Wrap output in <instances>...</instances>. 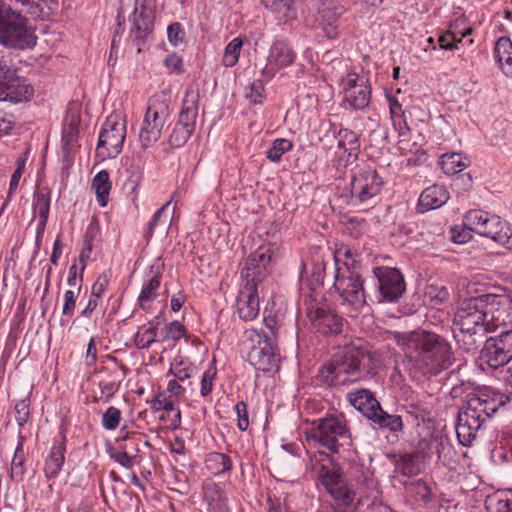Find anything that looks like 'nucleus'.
Returning <instances> with one entry per match:
<instances>
[{
    "label": "nucleus",
    "mask_w": 512,
    "mask_h": 512,
    "mask_svg": "<svg viewBox=\"0 0 512 512\" xmlns=\"http://www.w3.org/2000/svg\"><path fill=\"white\" fill-rule=\"evenodd\" d=\"M159 285L160 281L158 276H153L149 280L148 284L143 288L139 295V302L142 307L144 306V302L150 301L154 298L155 292L158 289Z\"/></svg>",
    "instance_id": "obj_52"
},
{
    "label": "nucleus",
    "mask_w": 512,
    "mask_h": 512,
    "mask_svg": "<svg viewBox=\"0 0 512 512\" xmlns=\"http://www.w3.org/2000/svg\"><path fill=\"white\" fill-rule=\"evenodd\" d=\"M261 2L284 24L295 20L297 17L293 0H261Z\"/></svg>",
    "instance_id": "obj_24"
},
{
    "label": "nucleus",
    "mask_w": 512,
    "mask_h": 512,
    "mask_svg": "<svg viewBox=\"0 0 512 512\" xmlns=\"http://www.w3.org/2000/svg\"><path fill=\"white\" fill-rule=\"evenodd\" d=\"M378 280V288L383 300H398L405 291V283L401 273L395 268L377 267L373 270Z\"/></svg>",
    "instance_id": "obj_16"
},
{
    "label": "nucleus",
    "mask_w": 512,
    "mask_h": 512,
    "mask_svg": "<svg viewBox=\"0 0 512 512\" xmlns=\"http://www.w3.org/2000/svg\"><path fill=\"white\" fill-rule=\"evenodd\" d=\"M307 317L318 332L324 335H334L341 332L342 319L335 313L324 308H307Z\"/></svg>",
    "instance_id": "obj_17"
},
{
    "label": "nucleus",
    "mask_w": 512,
    "mask_h": 512,
    "mask_svg": "<svg viewBox=\"0 0 512 512\" xmlns=\"http://www.w3.org/2000/svg\"><path fill=\"white\" fill-rule=\"evenodd\" d=\"M494 56L498 64H512V41L507 37L499 38L494 47Z\"/></svg>",
    "instance_id": "obj_36"
},
{
    "label": "nucleus",
    "mask_w": 512,
    "mask_h": 512,
    "mask_svg": "<svg viewBox=\"0 0 512 512\" xmlns=\"http://www.w3.org/2000/svg\"><path fill=\"white\" fill-rule=\"evenodd\" d=\"M50 198L49 193L44 189L35 193L33 210L39 214L38 230L43 231L49 214Z\"/></svg>",
    "instance_id": "obj_33"
},
{
    "label": "nucleus",
    "mask_w": 512,
    "mask_h": 512,
    "mask_svg": "<svg viewBox=\"0 0 512 512\" xmlns=\"http://www.w3.org/2000/svg\"><path fill=\"white\" fill-rule=\"evenodd\" d=\"M32 95V87L17 75L13 66H0V100L21 102Z\"/></svg>",
    "instance_id": "obj_14"
},
{
    "label": "nucleus",
    "mask_w": 512,
    "mask_h": 512,
    "mask_svg": "<svg viewBox=\"0 0 512 512\" xmlns=\"http://www.w3.org/2000/svg\"><path fill=\"white\" fill-rule=\"evenodd\" d=\"M64 448L53 447L50 456L46 461L45 473L48 478L55 477L64 463Z\"/></svg>",
    "instance_id": "obj_37"
},
{
    "label": "nucleus",
    "mask_w": 512,
    "mask_h": 512,
    "mask_svg": "<svg viewBox=\"0 0 512 512\" xmlns=\"http://www.w3.org/2000/svg\"><path fill=\"white\" fill-rule=\"evenodd\" d=\"M322 28L328 39H335L339 35V24L322 23Z\"/></svg>",
    "instance_id": "obj_64"
},
{
    "label": "nucleus",
    "mask_w": 512,
    "mask_h": 512,
    "mask_svg": "<svg viewBox=\"0 0 512 512\" xmlns=\"http://www.w3.org/2000/svg\"><path fill=\"white\" fill-rule=\"evenodd\" d=\"M243 42L240 38H234L225 48L224 60L229 64H236Z\"/></svg>",
    "instance_id": "obj_51"
},
{
    "label": "nucleus",
    "mask_w": 512,
    "mask_h": 512,
    "mask_svg": "<svg viewBox=\"0 0 512 512\" xmlns=\"http://www.w3.org/2000/svg\"><path fill=\"white\" fill-rule=\"evenodd\" d=\"M501 349L512 359V330L501 333L498 337L494 338Z\"/></svg>",
    "instance_id": "obj_57"
},
{
    "label": "nucleus",
    "mask_w": 512,
    "mask_h": 512,
    "mask_svg": "<svg viewBox=\"0 0 512 512\" xmlns=\"http://www.w3.org/2000/svg\"><path fill=\"white\" fill-rule=\"evenodd\" d=\"M153 30V16L151 8L148 6H137L133 14V25L130 31L132 41L138 47V52L141 51V44L152 33Z\"/></svg>",
    "instance_id": "obj_19"
},
{
    "label": "nucleus",
    "mask_w": 512,
    "mask_h": 512,
    "mask_svg": "<svg viewBox=\"0 0 512 512\" xmlns=\"http://www.w3.org/2000/svg\"><path fill=\"white\" fill-rule=\"evenodd\" d=\"M266 330L261 332L251 329L246 331L249 346L248 361L255 369L263 372H275L279 368L280 356L275 344L277 321L274 317L264 318Z\"/></svg>",
    "instance_id": "obj_5"
},
{
    "label": "nucleus",
    "mask_w": 512,
    "mask_h": 512,
    "mask_svg": "<svg viewBox=\"0 0 512 512\" xmlns=\"http://www.w3.org/2000/svg\"><path fill=\"white\" fill-rule=\"evenodd\" d=\"M108 285L106 277H99L92 287V297L99 298Z\"/></svg>",
    "instance_id": "obj_62"
},
{
    "label": "nucleus",
    "mask_w": 512,
    "mask_h": 512,
    "mask_svg": "<svg viewBox=\"0 0 512 512\" xmlns=\"http://www.w3.org/2000/svg\"><path fill=\"white\" fill-rule=\"evenodd\" d=\"M380 366L379 357L362 347L347 346L335 355L327 371L331 382L345 384L373 377Z\"/></svg>",
    "instance_id": "obj_4"
},
{
    "label": "nucleus",
    "mask_w": 512,
    "mask_h": 512,
    "mask_svg": "<svg viewBox=\"0 0 512 512\" xmlns=\"http://www.w3.org/2000/svg\"><path fill=\"white\" fill-rule=\"evenodd\" d=\"M393 338L423 373L438 374L452 365L450 345L435 333L425 330L395 332Z\"/></svg>",
    "instance_id": "obj_1"
},
{
    "label": "nucleus",
    "mask_w": 512,
    "mask_h": 512,
    "mask_svg": "<svg viewBox=\"0 0 512 512\" xmlns=\"http://www.w3.org/2000/svg\"><path fill=\"white\" fill-rule=\"evenodd\" d=\"M481 358L491 368H498L511 360L494 338H489L485 341L484 347L481 350Z\"/></svg>",
    "instance_id": "obj_25"
},
{
    "label": "nucleus",
    "mask_w": 512,
    "mask_h": 512,
    "mask_svg": "<svg viewBox=\"0 0 512 512\" xmlns=\"http://www.w3.org/2000/svg\"><path fill=\"white\" fill-rule=\"evenodd\" d=\"M76 305V298L74 291L68 290L64 294V305L62 313L65 316H72Z\"/></svg>",
    "instance_id": "obj_59"
},
{
    "label": "nucleus",
    "mask_w": 512,
    "mask_h": 512,
    "mask_svg": "<svg viewBox=\"0 0 512 512\" xmlns=\"http://www.w3.org/2000/svg\"><path fill=\"white\" fill-rule=\"evenodd\" d=\"M204 497L209 506V512H229L225 499L214 483L204 486Z\"/></svg>",
    "instance_id": "obj_32"
},
{
    "label": "nucleus",
    "mask_w": 512,
    "mask_h": 512,
    "mask_svg": "<svg viewBox=\"0 0 512 512\" xmlns=\"http://www.w3.org/2000/svg\"><path fill=\"white\" fill-rule=\"evenodd\" d=\"M383 182L370 168L358 169L351 180V197L355 204L370 205L379 194Z\"/></svg>",
    "instance_id": "obj_12"
},
{
    "label": "nucleus",
    "mask_w": 512,
    "mask_h": 512,
    "mask_svg": "<svg viewBox=\"0 0 512 512\" xmlns=\"http://www.w3.org/2000/svg\"><path fill=\"white\" fill-rule=\"evenodd\" d=\"M367 82L368 81L366 79L359 77V75L354 72L348 73L341 82L344 96L346 95L347 91L353 90L356 87H360L361 84H366Z\"/></svg>",
    "instance_id": "obj_55"
},
{
    "label": "nucleus",
    "mask_w": 512,
    "mask_h": 512,
    "mask_svg": "<svg viewBox=\"0 0 512 512\" xmlns=\"http://www.w3.org/2000/svg\"><path fill=\"white\" fill-rule=\"evenodd\" d=\"M338 146L348 153L349 157H357L360 144L355 132L349 129H340L338 132Z\"/></svg>",
    "instance_id": "obj_34"
},
{
    "label": "nucleus",
    "mask_w": 512,
    "mask_h": 512,
    "mask_svg": "<svg viewBox=\"0 0 512 512\" xmlns=\"http://www.w3.org/2000/svg\"><path fill=\"white\" fill-rule=\"evenodd\" d=\"M174 208L171 207V203L166 202L153 216L151 223L149 224L148 234L152 235L156 230L160 233H166L172 221V213Z\"/></svg>",
    "instance_id": "obj_27"
},
{
    "label": "nucleus",
    "mask_w": 512,
    "mask_h": 512,
    "mask_svg": "<svg viewBox=\"0 0 512 512\" xmlns=\"http://www.w3.org/2000/svg\"><path fill=\"white\" fill-rule=\"evenodd\" d=\"M471 231L467 226H465L461 232L456 233L454 230L452 231V240L455 243H466L471 238Z\"/></svg>",
    "instance_id": "obj_63"
},
{
    "label": "nucleus",
    "mask_w": 512,
    "mask_h": 512,
    "mask_svg": "<svg viewBox=\"0 0 512 512\" xmlns=\"http://www.w3.org/2000/svg\"><path fill=\"white\" fill-rule=\"evenodd\" d=\"M448 199V191L443 186L433 185L421 193L418 206L424 212L441 207Z\"/></svg>",
    "instance_id": "obj_23"
},
{
    "label": "nucleus",
    "mask_w": 512,
    "mask_h": 512,
    "mask_svg": "<svg viewBox=\"0 0 512 512\" xmlns=\"http://www.w3.org/2000/svg\"><path fill=\"white\" fill-rule=\"evenodd\" d=\"M325 461H328V455L324 452H319L318 455L311 458L312 469L316 471L318 477L321 478L322 484L334 499L348 504L352 500L350 491L338 481L337 477L330 475L329 469L323 463Z\"/></svg>",
    "instance_id": "obj_15"
},
{
    "label": "nucleus",
    "mask_w": 512,
    "mask_h": 512,
    "mask_svg": "<svg viewBox=\"0 0 512 512\" xmlns=\"http://www.w3.org/2000/svg\"><path fill=\"white\" fill-rule=\"evenodd\" d=\"M434 449L438 458L442 461H446L451 453V446L448 440L443 437H434Z\"/></svg>",
    "instance_id": "obj_56"
},
{
    "label": "nucleus",
    "mask_w": 512,
    "mask_h": 512,
    "mask_svg": "<svg viewBox=\"0 0 512 512\" xmlns=\"http://www.w3.org/2000/svg\"><path fill=\"white\" fill-rule=\"evenodd\" d=\"M214 362L215 359L213 358L209 362L208 368L203 373L200 389V393L202 396H207L212 390V381L215 379L217 373L216 367L214 366Z\"/></svg>",
    "instance_id": "obj_47"
},
{
    "label": "nucleus",
    "mask_w": 512,
    "mask_h": 512,
    "mask_svg": "<svg viewBox=\"0 0 512 512\" xmlns=\"http://www.w3.org/2000/svg\"><path fill=\"white\" fill-rule=\"evenodd\" d=\"M488 216V213L481 210H471L465 215L464 226L479 234Z\"/></svg>",
    "instance_id": "obj_42"
},
{
    "label": "nucleus",
    "mask_w": 512,
    "mask_h": 512,
    "mask_svg": "<svg viewBox=\"0 0 512 512\" xmlns=\"http://www.w3.org/2000/svg\"><path fill=\"white\" fill-rule=\"evenodd\" d=\"M184 326L181 325L179 322L174 321L169 324L167 328V338H171L173 340H179L181 337L184 336Z\"/></svg>",
    "instance_id": "obj_61"
},
{
    "label": "nucleus",
    "mask_w": 512,
    "mask_h": 512,
    "mask_svg": "<svg viewBox=\"0 0 512 512\" xmlns=\"http://www.w3.org/2000/svg\"><path fill=\"white\" fill-rule=\"evenodd\" d=\"M512 250V226L499 216L489 215L479 233Z\"/></svg>",
    "instance_id": "obj_18"
},
{
    "label": "nucleus",
    "mask_w": 512,
    "mask_h": 512,
    "mask_svg": "<svg viewBox=\"0 0 512 512\" xmlns=\"http://www.w3.org/2000/svg\"><path fill=\"white\" fill-rule=\"evenodd\" d=\"M235 410L238 416V428L241 431H245L249 426L247 406L244 402H238Z\"/></svg>",
    "instance_id": "obj_58"
},
{
    "label": "nucleus",
    "mask_w": 512,
    "mask_h": 512,
    "mask_svg": "<svg viewBox=\"0 0 512 512\" xmlns=\"http://www.w3.org/2000/svg\"><path fill=\"white\" fill-rule=\"evenodd\" d=\"M351 405L359 410L369 420L375 417L377 411L380 410V404L375 399L373 394L367 389H360L354 392H350L347 395Z\"/></svg>",
    "instance_id": "obj_22"
},
{
    "label": "nucleus",
    "mask_w": 512,
    "mask_h": 512,
    "mask_svg": "<svg viewBox=\"0 0 512 512\" xmlns=\"http://www.w3.org/2000/svg\"><path fill=\"white\" fill-rule=\"evenodd\" d=\"M274 252L275 246L266 244L251 253L241 269V285L259 289L269 275V265L273 260Z\"/></svg>",
    "instance_id": "obj_9"
},
{
    "label": "nucleus",
    "mask_w": 512,
    "mask_h": 512,
    "mask_svg": "<svg viewBox=\"0 0 512 512\" xmlns=\"http://www.w3.org/2000/svg\"><path fill=\"white\" fill-rule=\"evenodd\" d=\"M121 420V412L116 407H109L102 417V425L107 430H114L118 427Z\"/></svg>",
    "instance_id": "obj_48"
},
{
    "label": "nucleus",
    "mask_w": 512,
    "mask_h": 512,
    "mask_svg": "<svg viewBox=\"0 0 512 512\" xmlns=\"http://www.w3.org/2000/svg\"><path fill=\"white\" fill-rule=\"evenodd\" d=\"M481 297L488 324L487 333L512 323V299L509 296L484 294Z\"/></svg>",
    "instance_id": "obj_13"
},
{
    "label": "nucleus",
    "mask_w": 512,
    "mask_h": 512,
    "mask_svg": "<svg viewBox=\"0 0 512 512\" xmlns=\"http://www.w3.org/2000/svg\"><path fill=\"white\" fill-rule=\"evenodd\" d=\"M23 464H24V451L22 443L19 442L16 451L14 453L11 463V476L12 478L20 479L23 475Z\"/></svg>",
    "instance_id": "obj_49"
},
{
    "label": "nucleus",
    "mask_w": 512,
    "mask_h": 512,
    "mask_svg": "<svg viewBox=\"0 0 512 512\" xmlns=\"http://www.w3.org/2000/svg\"><path fill=\"white\" fill-rule=\"evenodd\" d=\"M126 137V126L119 115H110L103 124L99 136L97 153L102 158H115L122 151Z\"/></svg>",
    "instance_id": "obj_11"
},
{
    "label": "nucleus",
    "mask_w": 512,
    "mask_h": 512,
    "mask_svg": "<svg viewBox=\"0 0 512 512\" xmlns=\"http://www.w3.org/2000/svg\"><path fill=\"white\" fill-rule=\"evenodd\" d=\"M440 164L445 174L454 175L462 172L469 165V160L460 153H446L442 155Z\"/></svg>",
    "instance_id": "obj_30"
},
{
    "label": "nucleus",
    "mask_w": 512,
    "mask_h": 512,
    "mask_svg": "<svg viewBox=\"0 0 512 512\" xmlns=\"http://www.w3.org/2000/svg\"><path fill=\"white\" fill-rule=\"evenodd\" d=\"M454 337L466 352L477 350L487 335V322L480 296L460 302L454 316Z\"/></svg>",
    "instance_id": "obj_3"
},
{
    "label": "nucleus",
    "mask_w": 512,
    "mask_h": 512,
    "mask_svg": "<svg viewBox=\"0 0 512 512\" xmlns=\"http://www.w3.org/2000/svg\"><path fill=\"white\" fill-rule=\"evenodd\" d=\"M167 35L169 42L174 46L185 44V31L182 25L178 22L172 23L167 28Z\"/></svg>",
    "instance_id": "obj_50"
},
{
    "label": "nucleus",
    "mask_w": 512,
    "mask_h": 512,
    "mask_svg": "<svg viewBox=\"0 0 512 512\" xmlns=\"http://www.w3.org/2000/svg\"><path fill=\"white\" fill-rule=\"evenodd\" d=\"M0 43L17 49L36 44V37L27 30L26 19L3 0H0Z\"/></svg>",
    "instance_id": "obj_7"
},
{
    "label": "nucleus",
    "mask_w": 512,
    "mask_h": 512,
    "mask_svg": "<svg viewBox=\"0 0 512 512\" xmlns=\"http://www.w3.org/2000/svg\"><path fill=\"white\" fill-rule=\"evenodd\" d=\"M344 12L345 8L342 5L328 2L323 5L319 13L322 23L338 24L339 18Z\"/></svg>",
    "instance_id": "obj_40"
},
{
    "label": "nucleus",
    "mask_w": 512,
    "mask_h": 512,
    "mask_svg": "<svg viewBox=\"0 0 512 512\" xmlns=\"http://www.w3.org/2000/svg\"><path fill=\"white\" fill-rule=\"evenodd\" d=\"M111 457L125 468H131L134 465L135 457L129 456L124 451L113 452Z\"/></svg>",
    "instance_id": "obj_60"
},
{
    "label": "nucleus",
    "mask_w": 512,
    "mask_h": 512,
    "mask_svg": "<svg viewBox=\"0 0 512 512\" xmlns=\"http://www.w3.org/2000/svg\"><path fill=\"white\" fill-rule=\"evenodd\" d=\"M168 114V104L164 99L155 96L150 100L139 133V141L143 148L150 147L160 139Z\"/></svg>",
    "instance_id": "obj_10"
},
{
    "label": "nucleus",
    "mask_w": 512,
    "mask_h": 512,
    "mask_svg": "<svg viewBox=\"0 0 512 512\" xmlns=\"http://www.w3.org/2000/svg\"><path fill=\"white\" fill-rule=\"evenodd\" d=\"M156 336H157V327L156 326H151L148 328L140 329L134 337L135 345L139 349L148 348L151 346L152 343H154L156 341Z\"/></svg>",
    "instance_id": "obj_43"
},
{
    "label": "nucleus",
    "mask_w": 512,
    "mask_h": 512,
    "mask_svg": "<svg viewBox=\"0 0 512 512\" xmlns=\"http://www.w3.org/2000/svg\"><path fill=\"white\" fill-rule=\"evenodd\" d=\"M245 98L248 99L252 104H261L264 95V85L262 80H256L250 84L245 91Z\"/></svg>",
    "instance_id": "obj_45"
},
{
    "label": "nucleus",
    "mask_w": 512,
    "mask_h": 512,
    "mask_svg": "<svg viewBox=\"0 0 512 512\" xmlns=\"http://www.w3.org/2000/svg\"><path fill=\"white\" fill-rule=\"evenodd\" d=\"M292 144L287 139H277L273 142L272 147L267 152V157L273 162L279 161L282 155L290 150Z\"/></svg>",
    "instance_id": "obj_46"
},
{
    "label": "nucleus",
    "mask_w": 512,
    "mask_h": 512,
    "mask_svg": "<svg viewBox=\"0 0 512 512\" xmlns=\"http://www.w3.org/2000/svg\"><path fill=\"white\" fill-rule=\"evenodd\" d=\"M425 297L436 304H440L448 300L449 291L445 286L431 284L425 290Z\"/></svg>",
    "instance_id": "obj_44"
},
{
    "label": "nucleus",
    "mask_w": 512,
    "mask_h": 512,
    "mask_svg": "<svg viewBox=\"0 0 512 512\" xmlns=\"http://www.w3.org/2000/svg\"><path fill=\"white\" fill-rule=\"evenodd\" d=\"M237 312L244 321H251L259 314L258 289L252 286L240 285L237 297Z\"/></svg>",
    "instance_id": "obj_20"
},
{
    "label": "nucleus",
    "mask_w": 512,
    "mask_h": 512,
    "mask_svg": "<svg viewBox=\"0 0 512 512\" xmlns=\"http://www.w3.org/2000/svg\"><path fill=\"white\" fill-rule=\"evenodd\" d=\"M509 399L500 393L468 395L464 407L458 414L456 433L459 442L464 446L470 445L483 423L500 407L506 405Z\"/></svg>",
    "instance_id": "obj_2"
},
{
    "label": "nucleus",
    "mask_w": 512,
    "mask_h": 512,
    "mask_svg": "<svg viewBox=\"0 0 512 512\" xmlns=\"http://www.w3.org/2000/svg\"><path fill=\"white\" fill-rule=\"evenodd\" d=\"M370 93V86L367 82L366 84H361L360 87L347 91L344 96V101L355 110L363 109L367 107L370 102Z\"/></svg>",
    "instance_id": "obj_28"
},
{
    "label": "nucleus",
    "mask_w": 512,
    "mask_h": 512,
    "mask_svg": "<svg viewBox=\"0 0 512 512\" xmlns=\"http://www.w3.org/2000/svg\"><path fill=\"white\" fill-rule=\"evenodd\" d=\"M333 286L342 300L341 304L349 308L353 315L358 314L366 307L363 279L349 267L336 268Z\"/></svg>",
    "instance_id": "obj_8"
},
{
    "label": "nucleus",
    "mask_w": 512,
    "mask_h": 512,
    "mask_svg": "<svg viewBox=\"0 0 512 512\" xmlns=\"http://www.w3.org/2000/svg\"><path fill=\"white\" fill-rule=\"evenodd\" d=\"M372 421L377 423L379 426L388 428L391 431H399L402 429L403 423L402 419L399 415H390L382 410L377 411L375 417H373Z\"/></svg>",
    "instance_id": "obj_38"
},
{
    "label": "nucleus",
    "mask_w": 512,
    "mask_h": 512,
    "mask_svg": "<svg viewBox=\"0 0 512 512\" xmlns=\"http://www.w3.org/2000/svg\"><path fill=\"white\" fill-rule=\"evenodd\" d=\"M15 418L20 426H23L29 418V398L26 397L17 402L14 407Z\"/></svg>",
    "instance_id": "obj_54"
},
{
    "label": "nucleus",
    "mask_w": 512,
    "mask_h": 512,
    "mask_svg": "<svg viewBox=\"0 0 512 512\" xmlns=\"http://www.w3.org/2000/svg\"><path fill=\"white\" fill-rule=\"evenodd\" d=\"M80 114L78 111H69L63 128V146L64 149L69 151L77 138L80 126Z\"/></svg>",
    "instance_id": "obj_26"
},
{
    "label": "nucleus",
    "mask_w": 512,
    "mask_h": 512,
    "mask_svg": "<svg viewBox=\"0 0 512 512\" xmlns=\"http://www.w3.org/2000/svg\"><path fill=\"white\" fill-rule=\"evenodd\" d=\"M434 448V436H430L429 438H423L421 439L415 451H413L414 454H416V458H421L423 461L430 455L432 449Z\"/></svg>",
    "instance_id": "obj_53"
},
{
    "label": "nucleus",
    "mask_w": 512,
    "mask_h": 512,
    "mask_svg": "<svg viewBox=\"0 0 512 512\" xmlns=\"http://www.w3.org/2000/svg\"><path fill=\"white\" fill-rule=\"evenodd\" d=\"M472 31V28H467L464 32L461 33L460 37H458V34L454 31H446L438 39L439 46L445 50L454 49L457 47V43H461L463 38L471 35Z\"/></svg>",
    "instance_id": "obj_41"
},
{
    "label": "nucleus",
    "mask_w": 512,
    "mask_h": 512,
    "mask_svg": "<svg viewBox=\"0 0 512 512\" xmlns=\"http://www.w3.org/2000/svg\"><path fill=\"white\" fill-rule=\"evenodd\" d=\"M413 452L405 454L401 458L398 467L403 475L415 476L421 471V464L424 462L421 458H416Z\"/></svg>",
    "instance_id": "obj_39"
},
{
    "label": "nucleus",
    "mask_w": 512,
    "mask_h": 512,
    "mask_svg": "<svg viewBox=\"0 0 512 512\" xmlns=\"http://www.w3.org/2000/svg\"><path fill=\"white\" fill-rule=\"evenodd\" d=\"M188 96L189 94L187 93L183 100V107L179 115V120L169 139L170 145L174 148L182 147L188 141L192 133V117L190 115L191 107L189 105Z\"/></svg>",
    "instance_id": "obj_21"
},
{
    "label": "nucleus",
    "mask_w": 512,
    "mask_h": 512,
    "mask_svg": "<svg viewBox=\"0 0 512 512\" xmlns=\"http://www.w3.org/2000/svg\"><path fill=\"white\" fill-rule=\"evenodd\" d=\"M205 465L212 474H220L231 468L229 457L218 452L210 453L205 459Z\"/></svg>",
    "instance_id": "obj_35"
},
{
    "label": "nucleus",
    "mask_w": 512,
    "mask_h": 512,
    "mask_svg": "<svg viewBox=\"0 0 512 512\" xmlns=\"http://www.w3.org/2000/svg\"><path fill=\"white\" fill-rule=\"evenodd\" d=\"M295 53L291 47L282 41L275 42L268 57L269 64H293Z\"/></svg>",
    "instance_id": "obj_29"
},
{
    "label": "nucleus",
    "mask_w": 512,
    "mask_h": 512,
    "mask_svg": "<svg viewBox=\"0 0 512 512\" xmlns=\"http://www.w3.org/2000/svg\"><path fill=\"white\" fill-rule=\"evenodd\" d=\"M92 189L95 191L99 204L104 207L108 203L111 183L109 173L106 170L98 172L92 181Z\"/></svg>",
    "instance_id": "obj_31"
},
{
    "label": "nucleus",
    "mask_w": 512,
    "mask_h": 512,
    "mask_svg": "<svg viewBox=\"0 0 512 512\" xmlns=\"http://www.w3.org/2000/svg\"><path fill=\"white\" fill-rule=\"evenodd\" d=\"M306 439L309 444L326 448L332 453H338L340 449H349L352 445L345 420L334 415L314 421L306 431Z\"/></svg>",
    "instance_id": "obj_6"
}]
</instances>
